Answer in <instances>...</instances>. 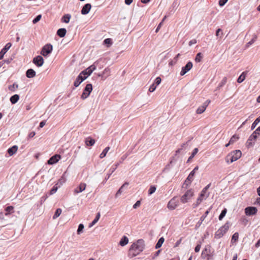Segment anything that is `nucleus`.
I'll list each match as a JSON object with an SVG mask.
<instances>
[{
  "instance_id": "1",
  "label": "nucleus",
  "mask_w": 260,
  "mask_h": 260,
  "mask_svg": "<svg viewBox=\"0 0 260 260\" xmlns=\"http://www.w3.org/2000/svg\"><path fill=\"white\" fill-rule=\"evenodd\" d=\"M145 248V242L143 239H139L131 246L128 251V256L133 258L139 255L143 251Z\"/></svg>"
},
{
  "instance_id": "2",
  "label": "nucleus",
  "mask_w": 260,
  "mask_h": 260,
  "mask_svg": "<svg viewBox=\"0 0 260 260\" xmlns=\"http://www.w3.org/2000/svg\"><path fill=\"white\" fill-rule=\"evenodd\" d=\"M242 155L240 150H236L229 153L225 157V162L229 164L239 159Z\"/></svg>"
},
{
  "instance_id": "3",
  "label": "nucleus",
  "mask_w": 260,
  "mask_h": 260,
  "mask_svg": "<svg viewBox=\"0 0 260 260\" xmlns=\"http://www.w3.org/2000/svg\"><path fill=\"white\" fill-rule=\"evenodd\" d=\"M230 223L226 222L223 226L218 229L215 233V237L216 238H221L229 230Z\"/></svg>"
},
{
  "instance_id": "4",
  "label": "nucleus",
  "mask_w": 260,
  "mask_h": 260,
  "mask_svg": "<svg viewBox=\"0 0 260 260\" xmlns=\"http://www.w3.org/2000/svg\"><path fill=\"white\" fill-rule=\"evenodd\" d=\"M96 69V66L94 64H92L88 68L82 71L79 76H81L84 80H85Z\"/></svg>"
},
{
  "instance_id": "5",
  "label": "nucleus",
  "mask_w": 260,
  "mask_h": 260,
  "mask_svg": "<svg viewBox=\"0 0 260 260\" xmlns=\"http://www.w3.org/2000/svg\"><path fill=\"white\" fill-rule=\"evenodd\" d=\"M194 195V191L192 189L187 190L181 197L180 201L182 203L185 204L188 202Z\"/></svg>"
},
{
  "instance_id": "6",
  "label": "nucleus",
  "mask_w": 260,
  "mask_h": 260,
  "mask_svg": "<svg viewBox=\"0 0 260 260\" xmlns=\"http://www.w3.org/2000/svg\"><path fill=\"white\" fill-rule=\"evenodd\" d=\"M208 197L209 193H207L205 191L203 192V190H202L199 194L196 203L192 204L193 207L197 208L203 200H206Z\"/></svg>"
},
{
  "instance_id": "7",
  "label": "nucleus",
  "mask_w": 260,
  "mask_h": 260,
  "mask_svg": "<svg viewBox=\"0 0 260 260\" xmlns=\"http://www.w3.org/2000/svg\"><path fill=\"white\" fill-rule=\"evenodd\" d=\"M179 205V200L177 197H175L171 199L167 204V208L170 210L175 209Z\"/></svg>"
},
{
  "instance_id": "8",
  "label": "nucleus",
  "mask_w": 260,
  "mask_h": 260,
  "mask_svg": "<svg viewBox=\"0 0 260 260\" xmlns=\"http://www.w3.org/2000/svg\"><path fill=\"white\" fill-rule=\"evenodd\" d=\"M92 90V85L91 84H87L81 96V98L82 100H85L87 99L90 95V93Z\"/></svg>"
},
{
  "instance_id": "9",
  "label": "nucleus",
  "mask_w": 260,
  "mask_h": 260,
  "mask_svg": "<svg viewBox=\"0 0 260 260\" xmlns=\"http://www.w3.org/2000/svg\"><path fill=\"white\" fill-rule=\"evenodd\" d=\"M52 46L50 44L45 45L42 48L41 54L44 56H46L51 52Z\"/></svg>"
},
{
  "instance_id": "10",
  "label": "nucleus",
  "mask_w": 260,
  "mask_h": 260,
  "mask_svg": "<svg viewBox=\"0 0 260 260\" xmlns=\"http://www.w3.org/2000/svg\"><path fill=\"white\" fill-rule=\"evenodd\" d=\"M257 136L255 135V134L252 133L247 140L246 143V146L248 148L252 147L257 139Z\"/></svg>"
},
{
  "instance_id": "11",
  "label": "nucleus",
  "mask_w": 260,
  "mask_h": 260,
  "mask_svg": "<svg viewBox=\"0 0 260 260\" xmlns=\"http://www.w3.org/2000/svg\"><path fill=\"white\" fill-rule=\"evenodd\" d=\"M257 209L255 207H247L245 209V213L247 216H252L256 214Z\"/></svg>"
},
{
  "instance_id": "12",
  "label": "nucleus",
  "mask_w": 260,
  "mask_h": 260,
  "mask_svg": "<svg viewBox=\"0 0 260 260\" xmlns=\"http://www.w3.org/2000/svg\"><path fill=\"white\" fill-rule=\"evenodd\" d=\"M192 68V62L190 61L188 62L185 67H182V70L180 72V75H184L187 72L190 71Z\"/></svg>"
},
{
  "instance_id": "13",
  "label": "nucleus",
  "mask_w": 260,
  "mask_h": 260,
  "mask_svg": "<svg viewBox=\"0 0 260 260\" xmlns=\"http://www.w3.org/2000/svg\"><path fill=\"white\" fill-rule=\"evenodd\" d=\"M211 255V246L210 245H206L203 250L202 252V257L203 258H205L208 256H210Z\"/></svg>"
},
{
  "instance_id": "14",
  "label": "nucleus",
  "mask_w": 260,
  "mask_h": 260,
  "mask_svg": "<svg viewBox=\"0 0 260 260\" xmlns=\"http://www.w3.org/2000/svg\"><path fill=\"white\" fill-rule=\"evenodd\" d=\"M33 62L37 66L40 67L42 66L44 63V59L41 56L38 55L33 59Z\"/></svg>"
},
{
  "instance_id": "15",
  "label": "nucleus",
  "mask_w": 260,
  "mask_h": 260,
  "mask_svg": "<svg viewBox=\"0 0 260 260\" xmlns=\"http://www.w3.org/2000/svg\"><path fill=\"white\" fill-rule=\"evenodd\" d=\"M61 156L59 154H55L52 157H51L49 160L47 161V163L49 165H53L57 162L58 161V160L60 159Z\"/></svg>"
},
{
  "instance_id": "16",
  "label": "nucleus",
  "mask_w": 260,
  "mask_h": 260,
  "mask_svg": "<svg viewBox=\"0 0 260 260\" xmlns=\"http://www.w3.org/2000/svg\"><path fill=\"white\" fill-rule=\"evenodd\" d=\"M12 44L11 43H8L0 51V59H2L3 58L4 55L6 54V53L8 51V50L11 47Z\"/></svg>"
},
{
  "instance_id": "17",
  "label": "nucleus",
  "mask_w": 260,
  "mask_h": 260,
  "mask_svg": "<svg viewBox=\"0 0 260 260\" xmlns=\"http://www.w3.org/2000/svg\"><path fill=\"white\" fill-rule=\"evenodd\" d=\"M91 8V5L90 4H85L82 8L81 10V14L82 15H86L87 14Z\"/></svg>"
},
{
  "instance_id": "18",
  "label": "nucleus",
  "mask_w": 260,
  "mask_h": 260,
  "mask_svg": "<svg viewBox=\"0 0 260 260\" xmlns=\"http://www.w3.org/2000/svg\"><path fill=\"white\" fill-rule=\"evenodd\" d=\"M86 186V185L85 183H81L77 188L75 189V190H74L75 193H78L81 192L82 191L84 190L85 189Z\"/></svg>"
},
{
  "instance_id": "19",
  "label": "nucleus",
  "mask_w": 260,
  "mask_h": 260,
  "mask_svg": "<svg viewBox=\"0 0 260 260\" xmlns=\"http://www.w3.org/2000/svg\"><path fill=\"white\" fill-rule=\"evenodd\" d=\"M18 150V146L14 145L12 147L10 148L8 150V153L10 156H12L16 153Z\"/></svg>"
},
{
  "instance_id": "20",
  "label": "nucleus",
  "mask_w": 260,
  "mask_h": 260,
  "mask_svg": "<svg viewBox=\"0 0 260 260\" xmlns=\"http://www.w3.org/2000/svg\"><path fill=\"white\" fill-rule=\"evenodd\" d=\"M128 238L126 236H123L119 241V245L121 246H124L128 244Z\"/></svg>"
},
{
  "instance_id": "21",
  "label": "nucleus",
  "mask_w": 260,
  "mask_h": 260,
  "mask_svg": "<svg viewBox=\"0 0 260 260\" xmlns=\"http://www.w3.org/2000/svg\"><path fill=\"white\" fill-rule=\"evenodd\" d=\"M26 76L28 78H31L36 76V72L32 69H28L26 72Z\"/></svg>"
},
{
  "instance_id": "22",
  "label": "nucleus",
  "mask_w": 260,
  "mask_h": 260,
  "mask_svg": "<svg viewBox=\"0 0 260 260\" xmlns=\"http://www.w3.org/2000/svg\"><path fill=\"white\" fill-rule=\"evenodd\" d=\"M85 142L87 146H92L94 144L95 140L89 137L86 138Z\"/></svg>"
},
{
  "instance_id": "23",
  "label": "nucleus",
  "mask_w": 260,
  "mask_h": 260,
  "mask_svg": "<svg viewBox=\"0 0 260 260\" xmlns=\"http://www.w3.org/2000/svg\"><path fill=\"white\" fill-rule=\"evenodd\" d=\"M247 72H243L237 79V82L239 83H242L246 78Z\"/></svg>"
},
{
  "instance_id": "24",
  "label": "nucleus",
  "mask_w": 260,
  "mask_h": 260,
  "mask_svg": "<svg viewBox=\"0 0 260 260\" xmlns=\"http://www.w3.org/2000/svg\"><path fill=\"white\" fill-rule=\"evenodd\" d=\"M84 79L81 77V76H78L74 82V86L78 87L83 81Z\"/></svg>"
},
{
  "instance_id": "25",
  "label": "nucleus",
  "mask_w": 260,
  "mask_h": 260,
  "mask_svg": "<svg viewBox=\"0 0 260 260\" xmlns=\"http://www.w3.org/2000/svg\"><path fill=\"white\" fill-rule=\"evenodd\" d=\"M19 99V96L18 94H14L10 98V102L12 104H14L16 103Z\"/></svg>"
},
{
  "instance_id": "26",
  "label": "nucleus",
  "mask_w": 260,
  "mask_h": 260,
  "mask_svg": "<svg viewBox=\"0 0 260 260\" xmlns=\"http://www.w3.org/2000/svg\"><path fill=\"white\" fill-rule=\"evenodd\" d=\"M5 211L7 212L5 215L7 216L14 212V207L12 206H8L6 208Z\"/></svg>"
},
{
  "instance_id": "27",
  "label": "nucleus",
  "mask_w": 260,
  "mask_h": 260,
  "mask_svg": "<svg viewBox=\"0 0 260 260\" xmlns=\"http://www.w3.org/2000/svg\"><path fill=\"white\" fill-rule=\"evenodd\" d=\"M165 241V239L164 237H161L159 240L158 241H157L156 245H155V248L156 249H158L159 248H160L162 244H163V243Z\"/></svg>"
},
{
  "instance_id": "28",
  "label": "nucleus",
  "mask_w": 260,
  "mask_h": 260,
  "mask_svg": "<svg viewBox=\"0 0 260 260\" xmlns=\"http://www.w3.org/2000/svg\"><path fill=\"white\" fill-rule=\"evenodd\" d=\"M206 108L203 105L199 107L196 110V113L198 114H202L206 110Z\"/></svg>"
},
{
  "instance_id": "29",
  "label": "nucleus",
  "mask_w": 260,
  "mask_h": 260,
  "mask_svg": "<svg viewBox=\"0 0 260 260\" xmlns=\"http://www.w3.org/2000/svg\"><path fill=\"white\" fill-rule=\"evenodd\" d=\"M57 35L60 37H63L65 36V28H62L59 29L57 31Z\"/></svg>"
},
{
  "instance_id": "30",
  "label": "nucleus",
  "mask_w": 260,
  "mask_h": 260,
  "mask_svg": "<svg viewBox=\"0 0 260 260\" xmlns=\"http://www.w3.org/2000/svg\"><path fill=\"white\" fill-rule=\"evenodd\" d=\"M100 217H101V214L100 212H98L96 214L95 219L90 223L89 226L91 227V226H93V225H94L99 221Z\"/></svg>"
},
{
  "instance_id": "31",
  "label": "nucleus",
  "mask_w": 260,
  "mask_h": 260,
  "mask_svg": "<svg viewBox=\"0 0 260 260\" xmlns=\"http://www.w3.org/2000/svg\"><path fill=\"white\" fill-rule=\"evenodd\" d=\"M128 182H125L119 189V190L117 191L115 197L117 198L118 197L119 195H120L122 192V189L124 187L125 185H128Z\"/></svg>"
},
{
  "instance_id": "32",
  "label": "nucleus",
  "mask_w": 260,
  "mask_h": 260,
  "mask_svg": "<svg viewBox=\"0 0 260 260\" xmlns=\"http://www.w3.org/2000/svg\"><path fill=\"white\" fill-rule=\"evenodd\" d=\"M110 149V147H106L104 150L103 151V152L101 153L100 155V157L101 158H104V157L106 156L107 153H108V151Z\"/></svg>"
},
{
  "instance_id": "33",
  "label": "nucleus",
  "mask_w": 260,
  "mask_h": 260,
  "mask_svg": "<svg viewBox=\"0 0 260 260\" xmlns=\"http://www.w3.org/2000/svg\"><path fill=\"white\" fill-rule=\"evenodd\" d=\"M198 151L199 150L197 148H196L193 149V152H192L191 156L188 158L187 162H189L191 160V159L194 157L195 155L198 153Z\"/></svg>"
},
{
  "instance_id": "34",
  "label": "nucleus",
  "mask_w": 260,
  "mask_h": 260,
  "mask_svg": "<svg viewBox=\"0 0 260 260\" xmlns=\"http://www.w3.org/2000/svg\"><path fill=\"white\" fill-rule=\"evenodd\" d=\"M61 212H62V210L61 209H60V208L57 209V210H56V211L53 216V219H55L57 218L58 217H59V215L61 214Z\"/></svg>"
},
{
  "instance_id": "35",
  "label": "nucleus",
  "mask_w": 260,
  "mask_h": 260,
  "mask_svg": "<svg viewBox=\"0 0 260 260\" xmlns=\"http://www.w3.org/2000/svg\"><path fill=\"white\" fill-rule=\"evenodd\" d=\"M203 56L201 52L198 53L195 58V61L197 62H199L201 61L202 59Z\"/></svg>"
},
{
  "instance_id": "36",
  "label": "nucleus",
  "mask_w": 260,
  "mask_h": 260,
  "mask_svg": "<svg viewBox=\"0 0 260 260\" xmlns=\"http://www.w3.org/2000/svg\"><path fill=\"white\" fill-rule=\"evenodd\" d=\"M227 212V210L226 208H224L221 212V213H220V215L219 216V220H221L225 216L226 213Z\"/></svg>"
},
{
  "instance_id": "37",
  "label": "nucleus",
  "mask_w": 260,
  "mask_h": 260,
  "mask_svg": "<svg viewBox=\"0 0 260 260\" xmlns=\"http://www.w3.org/2000/svg\"><path fill=\"white\" fill-rule=\"evenodd\" d=\"M239 137L236 135H233L230 140V144H233L239 139Z\"/></svg>"
},
{
  "instance_id": "38",
  "label": "nucleus",
  "mask_w": 260,
  "mask_h": 260,
  "mask_svg": "<svg viewBox=\"0 0 260 260\" xmlns=\"http://www.w3.org/2000/svg\"><path fill=\"white\" fill-rule=\"evenodd\" d=\"M193 173H190L185 180V183L188 181L189 183H190L193 180Z\"/></svg>"
},
{
  "instance_id": "39",
  "label": "nucleus",
  "mask_w": 260,
  "mask_h": 260,
  "mask_svg": "<svg viewBox=\"0 0 260 260\" xmlns=\"http://www.w3.org/2000/svg\"><path fill=\"white\" fill-rule=\"evenodd\" d=\"M260 122V118L259 117L257 118L251 125V129H253L257 124Z\"/></svg>"
},
{
  "instance_id": "40",
  "label": "nucleus",
  "mask_w": 260,
  "mask_h": 260,
  "mask_svg": "<svg viewBox=\"0 0 260 260\" xmlns=\"http://www.w3.org/2000/svg\"><path fill=\"white\" fill-rule=\"evenodd\" d=\"M18 85L16 83H14L13 85L9 86V89L11 91H14L16 88H18Z\"/></svg>"
},
{
  "instance_id": "41",
  "label": "nucleus",
  "mask_w": 260,
  "mask_h": 260,
  "mask_svg": "<svg viewBox=\"0 0 260 260\" xmlns=\"http://www.w3.org/2000/svg\"><path fill=\"white\" fill-rule=\"evenodd\" d=\"M156 190V187L155 186L152 185L150 187L149 190H148V194L149 195L152 194Z\"/></svg>"
},
{
  "instance_id": "42",
  "label": "nucleus",
  "mask_w": 260,
  "mask_h": 260,
  "mask_svg": "<svg viewBox=\"0 0 260 260\" xmlns=\"http://www.w3.org/2000/svg\"><path fill=\"white\" fill-rule=\"evenodd\" d=\"M238 238H239V234L236 232L235 234H234V235H233L232 238V242L233 241L236 242L237 241H238Z\"/></svg>"
},
{
  "instance_id": "43",
  "label": "nucleus",
  "mask_w": 260,
  "mask_h": 260,
  "mask_svg": "<svg viewBox=\"0 0 260 260\" xmlns=\"http://www.w3.org/2000/svg\"><path fill=\"white\" fill-rule=\"evenodd\" d=\"M58 189V187L57 186V184L53 187V188L50 190L49 194L52 195L55 193Z\"/></svg>"
},
{
  "instance_id": "44",
  "label": "nucleus",
  "mask_w": 260,
  "mask_h": 260,
  "mask_svg": "<svg viewBox=\"0 0 260 260\" xmlns=\"http://www.w3.org/2000/svg\"><path fill=\"white\" fill-rule=\"evenodd\" d=\"M226 78L224 77L222 80V81H221V82L218 85V87H222L223 85H225V84L226 83Z\"/></svg>"
},
{
  "instance_id": "45",
  "label": "nucleus",
  "mask_w": 260,
  "mask_h": 260,
  "mask_svg": "<svg viewBox=\"0 0 260 260\" xmlns=\"http://www.w3.org/2000/svg\"><path fill=\"white\" fill-rule=\"evenodd\" d=\"M42 17V15H38L32 21V22L34 24H35L36 23H37L38 22H39L41 18Z\"/></svg>"
},
{
  "instance_id": "46",
  "label": "nucleus",
  "mask_w": 260,
  "mask_h": 260,
  "mask_svg": "<svg viewBox=\"0 0 260 260\" xmlns=\"http://www.w3.org/2000/svg\"><path fill=\"white\" fill-rule=\"evenodd\" d=\"M83 229H84L83 224H80L78 226V230H77V234H80V233L83 231Z\"/></svg>"
},
{
  "instance_id": "47",
  "label": "nucleus",
  "mask_w": 260,
  "mask_h": 260,
  "mask_svg": "<svg viewBox=\"0 0 260 260\" xmlns=\"http://www.w3.org/2000/svg\"><path fill=\"white\" fill-rule=\"evenodd\" d=\"M104 42L105 44H108L109 45H111L112 44V41L111 39L110 38L106 39L104 41Z\"/></svg>"
},
{
  "instance_id": "48",
  "label": "nucleus",
  "mask_w": 260,
  "mask_h": 260,
  "mask_svg": "<svg viewBox=\"0 0 260 260\" xmlns=\"http://www.w3.org/2000/svg\"><path fill=\"white\" fill-rule=\"evenodd\" d=\"M156 88V85H155L154 83H153V84H152L150 86V87L149 89V91L151 92H153L155 90Z\"/></svg>"
},
{
  "instance_id": "49",
  "label": "nucleus",
  "mask_w": 260,
  "mask_h": 260,
  "mask_svg": "<svg viewBox=\"0 0 260 260\" xmlns=\"http://www.w3.org/2000/svg\"><path fill=\"white\" fill-rule=\"evenodd\" d=\"M228 1V0H219V5L220 7L223 6Z\"/></svg>"
},
{
  "instance_id": "50",
  "label": "nucleus",
  "mask_w": 260,
  "mask_h": 260,
  "mask_svg": "<svg viewBox=\"0 0 260 260\" xmlns=\"http://www.w3.org/2000/svg\"><path fill=\"white\" fill-rule=\"evenodd\" d=\"M161 81V78L160 77H158L156 78L154 84H155L156 86L158 85L160 83Z\"/></svg>"
},
{
  "instance_id": "51",
  "label": "nucleus",
  "mask_w": 260,
  "mask_h": 260,
  "mask_svg": "<svg viewBox=\"0 0 260 260\" xmlns=\"http://www.w3.org/2000/svg\"><path fill=\"white\" fill-rule=\"evenodd\" d=\"M201 243L200 244H198L194 248V251L196 252H198L200 249H201Z\"/></svg>"
},
{
  "instance_id": "52",
  "label": "nucleus",
  "mask_w": 260,
  "mask_h": 260,
  "mask_svg": "<svg viewBox=\"0 0 260 260\" xmlns=\"http://www.w3.org/2000/svg\"><path fill=\"white\" fill-rule=\"evenodd\" d=\"M209 211H210V209H209V210H207L205 212V215L202 216L201 217V220L202 221H203L204 220V219L205 218V217L208 215V214H209Z\"/></svg>"
},
{
  "instance_id": "53",
  "label": "nucleus",
  "mask_w": 260,
  "mask_h": 260,
  "mask_svg": "<svg viewBox=\"0 0 260 260\" xmlns=\"http://www.w3.org/2000/svg\"><path fill=\"white\" fill-rule=\"evenodd\" d=\"M141 202L140 201H137V202L133 205V208L134 209L137 208L138 207H139L140 205Z\"/></svg>"
},
{
  "instance_id": "54",
  "label": "nucleus",
  "mask_w": 260,
  "mask_h": 260,
  "mask_svg": "<svg viewBox=\"0 0 260 260\" xmlns=\"http://www.w3.org/2000/svg\"><path fill=\"white\" fill-rule=\"evenodd\" d=\"M197 42L196 39H192L189 42V45L191 46L193 44H196Z\"/></svg>"
},
{
  "instance_id": "55",
  "label": "nucleus",
  "mask_w": 260,
  "mask_h": 260,
  "mask_svg": "<svg viewBox=\"0 0 260 260\" xmlns=\"http://www.w3.org/2000/svg\"><path fill=\"white\" fill-rule=\"evenodd\" d=\"M253 133L255 134V135H256V136L257 135H259L260 134V126L258 128H257Z\"/></svg>"
},
{
  "instance_id": "56",
  "label": "nucleus",
  "mask_w": 260,
  "mask_h": 260,
  "mask_svg": "<svg viewBox=\"0 0 260 260\" xmlns=\"http://www.w3.org/2000/svg\"><path fill=\"white\" fill-rule=\"evenodd\" d=\"M220 32H221V35H223V32L221 31V29L220 28H218L216 32V36H218L220 35Z\"/></svg>"
},
{
  "instance_id": "57",
  "label": "nucleus",
  "mask_w": 260,
  "mask_h": 260,
  "mask_svg": "<svg viewBox=\"0 0 260 260\" xmlns=\"http://www.w3.org/2000/svg\"><path fill=\"white\" fill-rule=\"evenodd\" d=\"M182 241V238H180L179 240H178L176 243H175L174 247H178L181 243Z\"/></svg>"
},
{
  "instance_id": "58",
  "label": "nucleus",
  "mask_w": 260,
  "mask_h": 260,
  "mask_svg": "<svg viewBox=\"0 0 260 260\" xmlns=\"http://www.w3.org/2000/svg\"><path fill=\"white\" fill-rule=\"evenodd\" d=\"M211 185V183H209V184H208L206 186H205L203 189V192H207V190L209 189V188L210 187Z\"/></svg>"
},
{
  "instance_id": "59",
  "label": "nucleus",
  "mask_w": 260,
  "mask_h": 260,
  "mask_svg": "<svg viewBox=\"0 0 260 260\" xmlns=\"http://www.w3.org/2000/svg\"><path fill=\"white\" fill-rule=\"evenodd\" d=\"M210 103V100H207L206 102H205L203 105L207 108V106H208V105Z\"/></svg>"
},
{
  "instance_id": "60",
  "label": "nucleus",
  "mask_w": 260,
  "mask_h": 260,
  "mask_svg": "<svg viewBox=\"0 0 260 260\" xmlns=\"http://www.w3.org/2000/svg\"><path fill=\"white\" fill-rule=\"evenodd\" d=\"M36 135V133L35 132H30L28 135V137L31 138L34 137Z\"/></svg>"
},
{
  "instance_id": "61",
  "label": "nucleus",
  "mask_w": 260,
  "mask_h": 260,
  "mask_svg": "<svg viewBox=\"0 0 260 260\" xmlns=\"http://www.w3.org/2000/svg\"><path fill=\"white\" fill-rule=\"evenodd\" d=\"M45 124H46L45 121H42L40 123L39 127L42 128V127H43L45 125Z\"/></svg>"
},
{
  "instance_id": "62",
  "label": "nucleus",
  "mask_w": 260,
  "mask_h": 260,
  "mask_svg": "<svg viewBox=\"0 0 260 260\" xmlns=\"http://www.w3.org/2000/svg\"><path fill=\"white\" fill-rule=\"evenodd\" d=\"M198 169H199V167L196 166L190 173H193V175H194L196 171L198 170Z\"/></svg>"
},
{
  "instance_id": "63",
  "label": "nucleus",
  "mask_w": 260,
  "mask_h": 260,
  "mask_svg": "<svg viewBox=\"0 0 260 260\" xmlns=\"http://www.w3.org/2000/svg\"><path fill=\"white\" fill-rule=\"evenodd\" d=\"M162 25V22H161L158 25V26L157 27L156 29V30L155 31L157 32L158 31L159 29H160V27L161 26V25Z\"/></svg>"
},
{
  "instance_id": "64",
  "label": "nucleus",
  "mask_w": 260,
  "mask_h": 260,
  "mask_svg": "<svg viewBox=\"0 0 260 260\" xmlns=\"http://www.w3.org/2000/svg\"><path fill=\"white\" fill-rule=\"evenodd\" d=\"M71 18V15L69 14H66V23H67Z\"/></svg>"
}]
</instances>
